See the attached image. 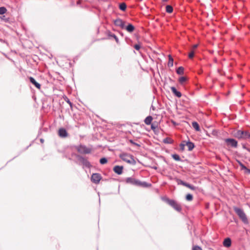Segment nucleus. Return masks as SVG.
<instances>
[{"label":"nucleus","instance_id":"nucleus-1","mask_svg":"<svg viewBox=\"0 0 250 250\" xmlns=\"http://www.w3.org/2000/svg\"><path fill=\"white\" fill-rule=\"evenodd\" d=\"M71 156L76 158V159L74 160V162L80 166H82L83 168L84 167L90 168L92 167V165L88 160L87 157L75 152H72Z\"/></svg>","mask_w":250,"mask_h":250},{"label":"nucleus","instance_id":"nucleus-2","mask_svg":"<svg viewBox=\"0 0 250 250\" xmlns=\"http://www.w3.org/2000/svg\"><path fill=\"white\" fill-rule=\"evenodd\" d=\"M119 157L123 161L132 165H135L136 164L134 157L132 154L123 152L119 155Z\"/></svg>","mask_w":250,"mask_h":250},{"label":"nucleus","instance_id":"nucleus-3","mask_svg":"<svg viewBox=\"0 0 250 250\" xmlns=\"http://www.w3.org/2000/svg\"><path fill=\"white\" fill-rule=\"evenodd\" d=\"M73 147L75 148L80 155L90 154L92 151L91 148L87 147L85 145L82 144L79 145H74Z\"/></svg>","mask_w":250,"mask_h":250},{"label":"nucleus","instance_id":"nucleus-4","mask_svg":"<svg viewBox=\"0 0 250 250\" xmlns=\"http://www.w3.org/2000/svg\"><path fill=\"white\" fill-rule=\"evenodd\" d=\"M102 179V176L99 173H94L91 176V181L92 183L98 184Z\"/></svg>","mask_w":250,"mask_h":250},{"label":"nucleus","instance_id":"nucleus-5","mask_svg":"<svg viewBox=\"0 0 250 250\" xmlns=\"http://www.w3.org/2000/svg\"><path fill=\"white\" fill-rule=\"evenodd\" d=\"M234 210L244 223H248L247 217L244 212L241 209L237 208H234Z\"/></svg>","mask_w":250,"mask_h":250},{"label":"nucleus","instance_id":"nucleus-6","mask_svg":"<svg viewBox=\"0 0 250 250\" xmlns=\"http://www.w3.org/2000/svg\"><path fill=\"white\" fill-rule=\"evenodd\" d=\"M234 135L238 138H248L250 137V134L244 132L241 130H238L234 133Z\"/></svg>","mask_w":250,"mask_h":250},{"label":"nucleus","instance_id":"nucleus-7","mask_svg":"<svg viewBox=\"0 0 250 250\" xmlns=\"http://www.w3.org/2000/svg\"><path fill=\"white\" fill-rule=\"evenodd\" d=\"M58 134L59 136L62 138H65L68 136V133L66 129L64 127L60 128Z\"/></svg>","mask_w":250,"mask_h":250},{"label":"nucleus","instance_id":"nucleus-8","mask_svg":"<svg viewBox=\"0 0 250 250\" xmlns=\"http://www.w3.org/2000/svg\"><path fill=\"white\" fill-rule=\"evenodd\" d=\"M114 23L115 25L119 26L123 29L125 27V22L121 19L118 18L114 21Z\"/></svg>","mask_w":250,"mask_h":250},{"label":"nucleus","instance_id":"nucleus-9","mask_svg":"<svg viewBox=\"0 0 250 250\" xmlns=\"http://www.w3.org/2000/svg\"><path fill=\"white\" fill-rule=\"evenodd\" d=\"M124 167L123 166L116 165L113 168V171L118 175H121L123 172Z\"/></svg>","mask_w":250,"mask_h":250},{"label":"nucleus","instance_id":"nucleus-10","mask_svg":"<svg viewBox=\"0 0 250 250\" xmlns=\"http://www.w3.org/2000/svg\"><path fill=\"white\" fill-rule=\"evenodd\" d=\"M29 81L30 83H31L34 86L38 89H40L41 88V85L40 83H38L35 78L33 77L30 76L28 77Z\"/></svg>","mask_w":250,"mask_h":250},{"label":"nucleus","instance_id":"nucleus-11","mask_svg":"<svg viewBox=\"0 0 250 250\" xmlns=\"http://www.w3.org/2000/svg\"><path fill=\"white\" fill-rule=\"evenodd\" d=\"M151 184L145 181H141L139 180H137L136 186L142 188H148L151 187Z\"/></svg>","mask_w":250,"mask_h":250},{"label":"nucleus","instance_id":"nucleus-12","mask_svg":"<svg viewBox=\"0 0 250 250\" xmlns=\"http://www.w3.org/2000/svg\"><path fill=\"white\" fill-rule=\"evenodd\" d=\"M137 180L138 179H136L132 177H130L126 178L125 181L126 184H129L130 185L136 186Z\"/></svg>","mask_w":250,"mask_h":250},{"label":"nucleus","instance_id":"nucleus-13","mask_svg":"<svg viewBox=\"0 0 250 250\" xmlns=\"http://www.w3.org/2000/svg\"><path fill=\"white\" fill-rule=\"evenodd\" d=\"M123 29H125L129 33L133 32L135 30V26L131 23H128L127 25H125Z\"/></svg>","mask_w":250,"mask_h":250},{"label":"nucleus","instance_id":"nucleus-14","mask_svg":"<svg viewBox=\"0 0 250 250\" xmlns=\"http://www.w3.org/2000/svg\"><path fill=\"white\" fill-rule=\"evenodd\" d=\"M227 145L235 147L237 146V142L232 139H228L226 140Z\"/></svg>","mask_w":250,"mask_h":250},{"label":"nucleus","instance_id":"nucleus-15","mask_svg":"<svg viewBox=\"0 0 250 250\" xmlns=\"http://www.w3.org/2000/svg\"><path fill=\"white\" fill-rule=\"evenodd\" d=\"M107 35L108 36V37L113 38V39H114L117 44H120L119 39L115 34L112 33L110 31H108Z\"/></svg>","mask_w":250,"mask_h":250},{"label":"nucleus","instance_id":"nucleus-16","mask_svg":"<svg viewBox=\"0 0 250 250\" xmlns=\"http://www.w3.org/2000/svg\"><path fill=\"white\" fill-rule=\"evenodd\" d=\"M152 120L153 117L149 115L145 118L144 122L146 125H151Z\"/></svg>","mask_w":250,"mask_h":250},{"label":"nucleus","instance_id":"nucleus-17","mask_svg":"<svg viewBox=\"0 0 250 250\" xmlns=\"http://www.w3.org/2000/svg\"><path fill=\"white\" fill-rule=\"evenodd\" d=\"M119 9L122 11H125L126 9V4L125 2L120 3L119 5Z\"/></svg>","mask_w":250,"mask_h":250},{"label":"nucleus","instance_id":"nucleus-18","mask_svg":"<svg viewBox=\"0 0 250 250\" xmlns=\"http://www.w3.org/2000/svg\"><path fill=\"white\" fill-rule=\"evenodd\" d=\"M171 90L172 91V92L178 97H181L182 95H181V93L179 92V91H178L174 87H171Z\"/></svg>","mask_w":250,"mask_h":250},{"label":"nucleus","instance_id":"nucleus-19","mask_svg":"<svg viewBox=\"0 0 250 250\" xmlns=\"http://www.w3.org/2000/svg\"><path fill=\"white\" fill-rule=\"evenodd\" d=\"M224 246L226 247H229L231 245V240L229 238L226 239L223 243Z\"/></svg>","mask_w":250,"mask_h":250},{"label":"nucleus","instance_id":"nucleus-20","mask_svg":"<svg viewBox=\"0 0 250 250\" xmlns=\"http://www.w3.org/2000/svg\"><path fill=\"white\" fill-rule=\"evenodd\" d=\"M99 162L101 165H104L108 162V159L106 157H103L100 158Z\"/></svg>","mask_w":250,"mask_h":250},{"label":"nucleus","instance_id":"nucleus-21","mask_svg":"<svg viewBox=\"0 0 250 250\" xmlns=\"http://www.w3.org/2000/svg\"><path fill=\"white\" fill-rule=\"evenodd\" d=\"M63 99L64 100H65V101L68 103L69 104V105H70L71 109L72 110V108H73V104L72 102H71L70 100L66 96H64L63 97Z\"/></svg>","mask_w":250,"mask_h":250},{"label":"nucleus","instance_id":"nucleus-22","mask_svg":"<svg viewBox=\"0 0 250 250\" xmlns=\"http://www.w3.org/2000/svg\"><path fill=\"white\" fill-rule=\"evenodd\" d=\"M7 11L6 8L4 6L0 7V15L1 16L4 15Z\"/></svg>","mask_w":250,"mask_h":250},{"label":"nucleus","instance_id":"nucleus-23","mask_svg":"<svg viewBox=\"0 0 250 250\" xmlns=\"http://www.w3.org/2000/svg\"><path fill=\"white\" fill-rule=\"evenodd\" d=\"M186 145L187 146L188 149L189 150H191L194 147V144L190 142H188L186 143Z\"/></svg>","mask_w":250,"mask_h":250},{"label":"nucleus","instance_id":"nucleus-24","mask_svg":"<svg viewBox=\"0 0 250 250\" xmlns=\"http://www.w3.org/2000/svg\"><path fill=\"white\" fill-rule=\"evenodd\" d=\"M0 19L7 23H10V18L6 17L5 15L0 16Z\"/></svg>","mask_w":250,"mask_h":250},{"label":"nucleus","instance_id":"nucleus-25","mask_svg":"<svg viewBox=\"0 0 250 250\" xmlns=\"http://www.w3.org/2000/svg\"><path fill=\"white\" fill-rule=\"evenodd\" d=\"M155 121H154L153 123H151V128L152 130L153 131L155 134H156V125H155Z\"/></svg>","mask_w":250,"mask_h":250},{"label":"nucleus","instance_id":"nucleus-26","mask_svg":"<svg viewBox=\"0 0 250 250\" xmlns=\"http://www.w3.org/2000/svg\"><path fill=\"white\" fill-rule=\"evenodd\" d=\"M184 68L183 67L181 66L177 68L176 72L178 74H180V75L183 74L184 73Z\"/></svg>","mask_w":250,"mask_h":250},{"label":"nucleus","instance_id":"nucleus-27","mask_svg":"<svg viewBox=\"0 0 250 250\" xmlns=\"http://www.w3.org/2000/svg\"><path fill=\"white\" fill-rule=\"evenodd\" d=\"M192 124L193 127L195 128V129L196 130H197V131L200 130V127H199L198 124H197V123L193 122Z\"/></svg>","mask_w":250,"mask_h":250},{"label":"nucleus","instance_id":"nucleus-28","mask_svg":"<svg viewBox=\"0 0 250 250\" xmlns=\"http://www.w3.org/2000/svg\"><path fill=\"white\" fill-rule=\"evenodd\" d=\"M240 166L241 167V169L245 170V172L246 173H250V170L248 169L246 167H245L243 164L240 163Z\"/></svg>","mask_w":250,"mask_h":250},{"label":"nucleus","instance_id":"nucleus-29","mask_svg":"<svg viewBox=\"0 0 250 250\" xmlns=\"http://www.w3.org/2000/svg\"><path fill=\"white\" fill-rule=\"evenodd\" d=\"M173 11V8L170 5L166 6V11L168 13H171Z\"/></svg>","mask_w":250,"mask_h":250},{"label":"nucleus","instance_id":"nucleus-30","mask_svg":"<svg viewBox=\"0 0 250 250\" xmlns=\"http://www.w3.org/2000/svg\"><path fill=\"white\" fill-rule=\"evenodd\" d=\"M173 65V60L171 57H169V61L168 62V66L169 67H171V66H172Z\"/></svg>","mask_w":250,"mask_h":250},{"label":"nucleus","instance_id":"nucleus-31","mask_svg":"<svg viewBox=\"0 0 250 250\" xmlns=\"http://www.w3.org/2000/svg\"><path fill=\"white\" fill-rule=\"evenodd\" d=\"M128 142H129L130 143H131L132 145H134V146H140V145L139 144H138V143H135V142H134V141L132 139H129L128 140Z\"/></svg>","mask_w":250,"mask_h":250},{"label":"nucleus","instance_id":"nucleus-32","mask_svg":"<svg viewBox=\"0 0 250 250\" xmlns=\"http://www.w3.org/2000/svg\"><path fill=\"white\" fill-rule=\"evenodd\" d=\"M167 202L168 204L169 205H170L171 206H172V207H173V206H174V205L176 203L174 200H167Z\"/></svg>","mask_w":250,"mask_h":250},{"label":"nucleus","instance_id":"nucleus-33","mask_svg":"<svg viewBox=\"0 0 250 250\" xmlns=\"http://www.w3.org/2000/svg\"><path fill=\"white\" fill-rule=\"evenodd\" d=\"M173 208L177 211H180L181 210V207L180 206L177 204V203H175L174 206H173Z\"/></svg>","mask_w":250,"mask_h":250},{"label":"nucleus","instance_id":"nucleus-34","mask_svg":"<svg viewBox=\"0 0 250 250\" xmlns=\"http://www.w3.org/2000/svg\"><path fill=\"white\" fill-rule=\"evenodd\" d=\"M133 47L137 51H139L141 47V46L140 45V43H138V44H135L134 46H133Z\"/></svg>","mask_w":250,"mask_h":250},{"label":"nucleus","instance_id":"nucleus-35","mask_svg":"<svg viewBox=\"0 0 250 250\" xmlns=\"http://www.w3.org/2000/svg\"><path fill=\"white\" fill-rule=\"evenodd\" d=\"M187 80V78L185 77H182L179 78V82L181 83H183L184 82H185Z\"/></svg>","mask_w":250,"mask_h":250},{"label":"nucleus","instance_id":"nucleus-36","mask_svg":"<svg viewBox=\"0 0 250 250\" xmlns=\"http://www.w3.org/2000/svg\"><path fill=\"white\" fill-rule=\"evenodd\" d=\"M186 199L188 201H191L192 200V196L191 194H188L186 196Z\"/></svg>","mask_w":250,"mask_h":250},{"label":"nucleus","instance_id":"nucleus-37","mask_svg":"<svg viewBox=\"0 0 250 250\" xmlns=\"http://www.w3.org/2000/svg\"><path fill=\"white\" fill-rule=\"evenodd\" d=\"M163 142L165 143H171L172 140L169 138H166V139H164Z\"/></svg>","mask_w":250,"mask_h":250},{"label":"nucleus","instance_id":"nucleus-38","mask_svg":"<svg viewBox=\"0 0 250 250\" xmlns=\"http://www.w3.org/2000/svg\"><path fill=\"white\" fill-rule=\"evenodd\" d=\"M194 52L193 51H191L188 54V57L190 59L194 57Z\"/></svg>","mask_w":250,"mask_h":250},{"label":"nucleus","instance_id":"nucleus-39","mask_svg":"<svg viewBox=\"0 0 250 250\" xmlns=\"http://www.w3.org/2000/svg\"><path fill=\"white\" fill-rule=\"evenodd\" d=\"M185 186L192 189V190H194L195 189V188L193 186H191V185L188 184H185Z\"/></svg>","mask_w":250,"mask_h":250},{"label":"nucleus","instance_id":"nucleus-40","mask_svg":"<svg viewBox=\"0 0 250 250\" xmlns=\"http://www.w3.org/2000/svg\"><path fill=\"white\" fill-rule=\"evenodd\" d=\"M192 250H202V249L198 246H194L193 247Z\"/></svg>","mask_w":250,"mask_h":250},{"label":"nucleus","instance_id":"nucleus-41","mask_svg":"<svg viewBox=\"0 0 250 250\" xmlns=\"http://www.w3.org/2000/svg\"><path fill=\"white\" fill-rule=\"evenodd\" d=\"M151 70L153 74V79L155 81V82H156V77H155V74L154 70L153 69H151Z\"/></svg>","mask_w":250,"mask_h":250},{"label":"nucleus","instance_id":"nucleus-42","mask_svg":"<svg viewBox=\"0 0 250 250\" xmlns=\"http://www.w3.org/2000/svg\"><path fill=\"white\" fill-rule=\"evenodd\" d=\"M152 86H153V93H154V95H156V88L153 84H152Z\"/></svg>","mask_w":250,"mask_h":250},{"label":"nucleus","instance_id":"nucleus-43","mask_svg":"<svg viewBox=\"0 0 250 250\" xmlns=\"http://www.w3.org/2000/svg\"><path fill=\"white\" fill-rule=\"evenodd\" d=\"M173 158L174 159L177 160H179V157L177 155H173Z\"/></svg>","mask_w":250,"mask_h":250},{"label":"nucleus","instance_id":"nucleus-44","mask_svg":"<svg viewBox=\"0 0 250 250\" xmlns=\"http://www.w3.org/2000/svg\"><path fill=\"white\" fill-rule=\"evenodd\" d=\"M185 144H184V143H182L181 145H180V147H181V149L183 150L184 149V146H185Z\"/></svg>","mask_w":250,"mask_h":250},{"label":"nucleus","instance_id":"nucleus-45","mask_svg":"<svg viewBox=\"0 0 250 250\" xmlns=\"http://www.w3.org/2000/svg\"><path fill=\"white\" fill-rule=\"evenodd\" d=\"M111 179L113 180V181H120V182H123V181H124V180H120L119 179H116V178H111Z\"/></svg>","mask_w":250,"mask_h":250},{"label":"nucleus","instance_id":"nucleus-46","mask_svg":"<svg viewBox=\"0 0 250 250\" xmlns=\"http://www.w3.org/2000/svg\"><path fill=\"white\" fill-rule=\"evenodd\" d=\"M187 184V183H185L183 182V181H179V182H178V184H182V185H184V186H185V184Z\"/></svg>","mask_w":250,"mask_h":250},{"label":"nucleus","instance_id":"nucleus-47","mask_svg":"<svg viewBox=\"0 0 250 250\" xmlns=\"http://www.w3.org/2000/svg\"><path fill=\"white\" fill-rule=\"evenodd\" d=\"M32 144V143L30 144L29 145H28L26 148H25L24 150H27L30 146H31Z\"/></svg>","mask_w":250,"mask_h":250},{"label":"nucleus","instance_id":"nucleus-48","mask_svg":"<svg viewBox=\"0 0 250 250\" xmlns=\"http://www.w3.org/2000/svg\"><path fill=\"white\" fill-rule=\"evenodd\" d=\"M198 45V44H195V45H194L193 46V47H193V49H195V48H196L197 47Z\"/></svg>","mask_w":250,"mask_h":250},{"label":"nucleus","instance_id":"nucleus-49","mask_svg":"<svg viewBox=\"0 0 250 250\" xmlns=\"http://www.w3.org/2000/svg\"><path fill=\"white\" fill-rule=\"evenodd\" d=\"M40 141L41 143H43L44 142V139L43 138H41L40 139Z\"/></svg>","mask_w":250,"mask_h":250},{"label":"nucleus","instance_id":"nucleus-50","mask_svg":"<svg viewBox=\"0 0 250 250\" xmlns=\"http://www.w3.org/2000/svg\"><path fill=\"white\" fill-rule=\"evenodd\" d=\"M41 130V128H40V130L39 131V132H38V136H39V135H40L41 134V133H42Z\"/></svg>","mask_w":250,"mask_h":250},{"label":"nucleus","instance_id":"nucleus-51","mask_svg":"<svg viewBox=\"0 0 250 250\" xmlns=\"http://www.w3.org/2000/svg\"><path fill=\"white\" fill-rule=\"evenodd\" d=\"M151 108L152 109V110H155V107L153 105H151Z\"/></svg>","mask_w":250,"mask_h":250},{"label":"nucleus","instance_id":"nucleus-52","mask_svg":"<svg viewBox=\"0 0 250 250\" xmlns=\"http://www.w3.org/2000/svg\"><path fill=\"white\" fill-rule=\"evenodd\" d=\"M119 34H120L121 36H122V37L124 36V33L122 32H119Z\"/></svg>","mask_w":250,"mask_h":250},{"label":"nucleus","instance_id":"nucleus-53","mask_svg":"<svg viewBox=\"0 0 250 250\" xmlns=\"http://www.w3.org/2000/svg\"><path fill=\"white\" fill-rule=\"evenodd\" d=\"M16 157H17V156H15V157H13L11 160H9V161H8V162H7V164L8 163H9V162H10L11 161H12V160L14 159Z\"/></svg>","mask_w":250,"mask_h":250},{"label":"nucleus","instance_id":"nucleus-54","mask_svg":"<svg viewBox=\"0 0 250 250\" xmlns=\"http://www.w3.org/2000/svg\"><path fill=\"white\" fill-rule=\"evenodd\" d=\"M152 167H153V168H154V169L156 170V166H153Z\"/></svg>","mask_w":250,"mask_h":250},{"label":"nucleus","instance_id":"nucleus-55","mask_svg":"<svg viewBox=\"0 0 250 250\" xmlns=\"http://www.w3.org/2000/svg\"><path fill=\"white\" fill-rule=\"evenodd\" d=\"M120 185H119V187H118V192H119V191H120Z\"/></svg>","mask_w":250,"mask_h":250},{"label":"nucleus","instance_id":"nucleus-56","mask_svg":"<svg viewBox=\"0 0 250 250\" xmlns=\"http://www.w3.org/2000/svg\"><path fill=\"white\" fill-rule=\"evenodd\" d=\"M104 181H108V180H109V179H104Z\"/></svg>","mask_w":250,"mask_h":250},{"label":"nucleus","instance_id":"nucleus-57","mask_svg":"<svg viewBox=\"0 0 250 250\" xmlns=\"http://www.w3.org/2000/svg\"><path fill=\"white\" fill-rule=\"evenodd\" d=\"M162 0V1H163V2H165V1H167V0Z\"/></svg>","mask_w":250,"mask_h":250},{"label":"nucleus","instance_id":"nucleus-58","mask_svg":"<svg viewBox=\"0 0 250 250\" xmlns=\"http://www.w3.org/2000/svg\"><path fill=\"white\" fill-rule=\"evenodd\" d=\"M68 159L69 160H72V159H71V158L70 157H68Z\"/></svg>","mask_w":250,"mask_h":250},{"label":"nucleus","instance_id":"nucleus-59","mask_svg":"<svg viewBox=\"0 0 250 250\" xmlns=\"http://www.w3.org/2000/svg\"><path fill=\"white\" fill-rule=\"evenodd\" d=\"M77 4L78 5V4H80V2L78 1V2H77Z\"/></svg>","mask_w":250,"mask_h":250},{"label":"nucleus","instance_id":"nucleus-60","mask_svg":"<svg viewBox=\"0 0 250 250\" xmlns=\"http://www.w3.org/2000/svg\"><path fill=\"white\" fill-rule=\"evenodd\" d=\"M127 39H128V38H127V37H126V38H125V40H126V41Z\"/></svg>","mask_w":250,"mask_h":250},{"label":"nucleus","instance_id":"nucleus-61","mask_svg":"<svg viewBox=\"0 0 250 250\" xmlns=\"http://www.w3.org/2000/svg\"><path fill=\"white\" fill-rule=\"evenodd\" d=\"M100 202H101L100 198H99V203H100Z\"/></svg>","mask_w":250,"mask_h":250},{"label":"nucleus","instance_id":"nucleus-62","mask_svg":"<svg viewBox=\"0 0 250 250\" xmlns=\"http://www.w3.org/2000/svg\"><path fill=\"white\" fill-rule=\"evenodd\" d=\"M2 168H3V167L0 168V170H1Z\"/></svg>","mask_w":250,"mask_h":250},{"label":"nucleus","instance_id":"nucleus-63","mask_svg":"<svg viewBox=\"0 0 250 250\" xmlns=\"http://www.w3.org/2000/svg\"><path fill=\"white\" fill-rule=\"evenodd\" d=\"M248 150L250 152V149H248Z\"/></svg>","mask_w":250,"mask_h":250}]
</instances>
